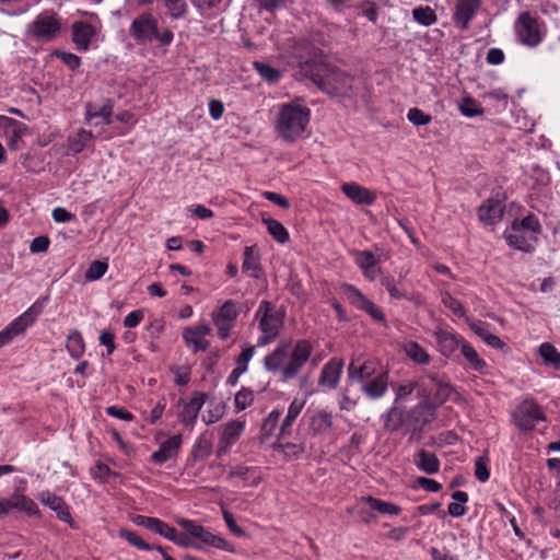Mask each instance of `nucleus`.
Listing matches in <instances>:
<instances>
[{"label":"nucleus","mask_w":560,"mask_h":560,"mask_svg":"<svg viewBox=\"0 0 560 560\" xmlns=\"http://www.w3.org/2000/svg\"><path fill=\"white\" fill-rule=\"evenodd\" d=\"M312 352V343L302 339L294 345L290 354L285 346L277 347L265 358L264 365L267 371L279 374L283 381H289L300 373Z\"/></svg>","instance_id":"f257e3e1"},{"label":"nucleus","mask_w":560,"mask_h":560,"mask_svg":"<svg viewBox=\"0 0 560 560\" xmlns=\"http://www.w3.org/2000/svg\"><path fill=\"white\" fill-rule=\"evenodd\" d=\"M302 70L324 93L331 96H348L354 79L348 73L324 63L306 62Z\"/></svg>","instance_id":"f03ea898"},{"label":"nucleus","mask_w":560,"mask_h":560,"mask_svg":"<svg viewBox=\"0 0 560 560\" xmlns=\"http://www.w3.org/2000/svg\"><path fill=\"white\" fill-rule=\"evenodd\" d=\"M311 110L300 102L281 104L276 118V130L289 142L296 140L310 122Z\"/></svg>","instance_id":"7ed1b4c3"},{"label":"nucleus","mask_w":560,"mask_h":560,"mask_svg":"<svg viewBox=\"0 0 560 560\" xmlns=\"http://www.w3.org/2000/svg\"><path fill=\"white\" fill-rule=\"evenodd\" d=\"M129 34L138 44L155 40L163 46H168L174 38L173 32L168 28L160 32L158 19L149 12L141 13L132 20Z\"/></svg>","instance_id":"20e7f679"},{"label":"nucleus","mask_w":560,"mask_h":560,"mask_svg":"<svg viewBox=\"0 0 560 560\" xmlns=\"http://www.w3.org/2000/svg\"><path fill=\"white\" fill-rule=\"evenodd\" d=\"M255 317L258 319L259 329L261 330V335L257 339V346L264 347L275 341L283 325L284 312L265 300L260 302Z\"/></svg>","instance_id":"39448f33"},{"label":"nucleus","mask_w":560,"mask_h":560,"mask_svg":"<svg viewBox=\"0 0 560 560\" xmlns=\"http://www.w3.org/2000/svg\"><path fill=\"white\" fill-rule=\"evenodd\" d=\"M177 523L179 526L186 529V532H188L191 538H194L195 542L192 548L197 550H207L208 547H213L215 549L228 552L235 551L233 544L228 541L222 536L213 534L208 528L194 523L192 521L179 518Z\"/></svg>","instance_id":"423d86ee"},{"label":"nucleus","mask_w":560,"mask_h":560,"mask_svg":"<svg viewBox=\"0 0 560 560\" xmlns=\"http://www.w3.org/2000/svg\"><path fill=\"white\" fill-rule=\"evenodd\" d=\"M61 30V22L55 12H43L27 25L26 34L42 43L52 40Z\"/></svg>","instance_id":"0eeeda50"},{"label":"nucleus","mask_w":560,"mask_h":560,"mask_svg":"<svg viewBox=\"0 0 560 560\" xmlns=\"http://www.w3.org/2000/svg\"><path fill=\"white\" fill-rule=\"evenodd\" d=\"M514 30L517 40L523 45L535 47L542 40L538 19L529 12H523L517 16Z\"/></svg>","instance_id":"6e6552de"},{"label":"nucleus","mask_w":560,"mask_h":560,"mask_svg":"<svg viewBox=\"0 0 560 560\" xmlns=\"http://www.w3.org/2000/svg\"><path fill=\"white\" fill-rule=\"evenodd\" d=\"M49 298L44 296L34 302L24 313L16 317L9 326L3 329L12 340L14 337L23 334L28 327H31L42 314L45 304Z\"/></svg>","instance_id":"1a4fd4ad"},{"label":"nucleus","mask_w":560,"mask_h":560,"mask_svg":"<svg viewBox=\"0 0 560 560\" xmlns=\"http://www.w3.org/2000/svg\"><path fill=\"white\" fill-rule=\"evenodd\" d=\"M515 424L521 430H533L538 421L545 420L544 412L533 400L521 402L513 412Z\"/></svg>","instance_id":"9d476101"},{"label":"nucleus","mask_w":560,"mask_h":560,"mask_svg":"<svg viewBox=\"0 0 560 560\" xmlns=\"http://www.w3.org/2000/svg\"><path fill=\"white\" fill-rule=\"evenodd\" d=\"M246 427V421L242 419L231 420L220 427L219 442L217 453L219 456L226 454L230 448L238 441Z\"/></svg>","instance_id":"9b49d317"},{"label":"nucleus","mask_w":560,"mask_h":560,"mask_svg":"<svg viewBox=\"0 0 560 560\" xmlns=\"http://www.w3.org/2000/svg\"><path fill=\"white\" fill-rule=\"evenodd\" d=\"M341 290L352 305L366 312L375 320L385 323L383 313L358 288L352 284H343Z\"/></svg>","instance_id":"f8f14e48"},{"label":"nucleus","mask_w":560,"mask_h":560,"mask_svg":"<svg viewBox=\"0 0 560 560\" xmlns=\"http://www.w3.org/2000/svg\"><path fill=\"white\" fill-rule=\"evenodd\" d=\"M238 312L236 304L232 300L224 302L219 311L212 314V320L221 339H226L229 337L230 330L233 327Z\"/></svg>","instance_id":"ddd939ff"},{"label":"nucleus","mask_w":560,"mask_h":560,"mask_svg":"<svg viewBox=\"0 0 560 560\" xmlns=\"http://www.w3.org/2000/svg\"><path fill=\"white\" fill-rule=\"evenodd\" d=\"M425 411V407L422 405L416 406L415 408L405 411L404 409L393 406L384 416V429L387 431H397L415 416Z\"/></svg>","instance_id":"4468645a"},{"label":"nucleus","mask_w":560,"mask_h":560,"mask_svg":"<svg viewBox=\"0 0 560 560\" xmlns=\"http://www.w3.org/2000/svg\"><path fill=\"white\" fill-rule=\"evenodd\" d=\"M211 332L208 324H199L194 327H186L183 330V338L186 346L194 352L206 351L209 348V341L206 339Z\"/></svg>","instance_id":"2eb2a0df"},{"label":"nucleus","mask_w":560,"mask_h":560,"mask_svg":"<svg viewBox=\"0 0 560 560\" xmlns=\"http://www.w3.org/2000/svg\"><path fill=\"white\" fill-rule=\"evenodd\" d=\"M113 104L106 101L102 106L89 103L85 105L84 122L93 126H106L112 122Z\"/></svg>","instance_id":"dca6fc26"},{"label":"nucleus","mask_w":560,"mask_h":560,"mask_svg":"<svg viewBox=\"0 0 560 560\" xmlns=\"http://www.w3.org/2000/svg\"><path fill=\"white\" fill-rule=\"evenodd\" d=\"M208 396L201 392H195L188 401L183 405V410L179 412V420L187 427H194L197 421L198 415L205 405Z\"/></svg>","instance_id":"f3484780"},{"label":"nucleus","mask_w":560,"mask_h":560,"mask_svg":"<svg viewBox=\"0 0 560 560\" xmlns=\"http://www.w3.org/2000/svg\"><path fill=\"white\" fill-rule=\"evenodd\" d=\"M332 429L334 418L331 412L317 409L310 415L308 430L313 435H328Z\"/></svg>","instance_id":"a211bd4d"},{"label":"nucleus","mask_w":560,"mask_h":560,"mask_svg":"<svg viewBox=\"0 0 560 560\" xmlns=\"http://www.w3.org/2000/svg\"><path fill=\"white\" fill-rule=\"evenodd\" d=\"M480 7V0H456L453 14L454 23L462 30H466L470 20Z\"/></svg>","instance_id":"6ab92c4d"},{"label":"nucleus","mask_w":560,"mask_h":560,"mask_svg":"<svg viewBox=\"0 0 560 560\" xmlns=\"http://www.w3.org/2000/svg\"><path fill=\"white\" fill-rule=\"evenodd\" d=\"M72 42L78 50H89L93 38L96 35V30L93 25L78 21L71 26Z\"/></svg>","instance_id":"aec40b11"},{"label":"nucleus","mask_w":560,"mask_h":560,"mask_svg":"<svg viewBox=\"0 0 560 560\" xmlns=\"http://www.w3.org/2000/svg\"><path fill=\"white\" fill-rule=\"evenodd\" d=\"M39 500L43 504L55 511L60 521L69 524L72 528L75 527L69 506L63 499L49 491H45L39 494Z\"/></svg>","instance_id":"412c9836"},{"label":"nucleus","mask_w":560,"mask_h":560,"mask_svg":"<svg viewBox=\"0 0 560 560\" xmlns=\"http://www.w3.org/2000/svg\"><path fill=\"white\" fill-rule=\"evenodd\" d=\"M343 362L339 359L329 360L322 369L318 384L328 389H335L342 374Z\"/></svg>","instance_id":"4be33fe9"},{"label":"nucleus","mask_w":560,"mask_h":560,"mask_svg":"<svg viewBox=\"0 0 560 560\" xmlns=\"http://www.w3.org/2000/svg\"><path fill=\"white\" fill-rule=\"evenodd\" d=\"M353 257L355 264L362 270L365 278L371 281H374L377 276L381 273V268L378 266V260L374 256V254L370 250H354Z\"/></svg>","instance_id":"5701e85b"},{"label":"nucleus","mask_w":560,"mask_h":560,"mask_svg":"<svg viewBox=\"0 0 560 560\" xmlns=\"http://www.w3.org/2000/svg\"><path fill=\"white\" fill-rule=\"evenodd\" d=\"M0 124L4 128L9 148L18 150L19 142L27 130L26 125L5 116L0 117Z\"/></svg>","instance_id":"b1692460"},{"label":"nucleus","mask_w":560,"mask_h":560,"mask_svg":"<svg viewBox=\"0 0 560 560\" xmlns=\"http://www.w3.org/2000/svg\"><path fill=\"white\" fill-rule=\"evenodd\" d=\"M305 406V399L294 398L289 405L287 415L281 422L277 440H284L292 433V427Z\"/></svg>","instance_id":"393cba45"},{"label":"nucleus","mask_w":560,"mask_h":560,"mask_svg":"<svg viewBox=\"0 0 560 560\" xmlns=\"http://www.w3.org/2000/svg\"><path fill=\"white\" fill-rule=\"evenodd\" d=\"M342 192L358 205H372L375 200V195L369 189L358 185L357 183H345L341 186Z\"/></svg>","instance_id":"a878e982"},{"label":"nucleus","mask_w":560,"mask_h":560,"mask_svg":"<svg viewBox=\"0 0 560 560\" xmlns=\"http://www.w3.org/2000/svg\"><path fill=\"white\" fill-rule=\"evenodd\" d=\"M182 439L178 435H173L164 441L160 448L151 455L153 462L162 464L174 458L180 447Z\"/></svg>","instance_id":"bb28decb"},{"label":"nucleus","mask_w":560,"mask_h":560,"mask_svg":"<svg viewBox=\"0 0 560 560\" xmlns=\"http://www.w3.org/2000/svg\"><path fill=\"white\" fill-rule=\"evenodd\" d=\"M503 215V206L500 201L488 199L478 209V217L480 221L486 224L493 225L498 223Z\"/></svg>","instance_id":"cd10ccee"},{"label":"nucleus","mask_w":560,"mask_h":560,"mask_svg":"<svg viewBox=\"0 0 560 560\" xmlns=\"http://www.w3.org/2000/svg\"><path fill=\"white\" fill-rule=\"evenodd\" d=\"M8 513L11 510H19L25 512L27 515L33 516L38 513L37 504L28 497L22 493H14L5 499Z\"/></svg>","instance_id":"c85d7f7f"},{"label":"nucleus","mask_w":560,"mask_h":560,"mask_svg":"<svg viewBox=\"0 0 560 560\" xmlns=\"http://www.w3.org/2000/svg\"><path fill=\"white\" fill-rule=\"evenodd\" d=\"M375 372L376 363L370 360L360 364L353 361L348 366V376L354 382H364L373 376Z\"/></svg>","instance_id":"c756f323"},{"label":"nucleus","mask_w":560,"mask_h":560,"mask_svg":"<svg viewBox=\"0 0 560 560\" xmlns=\"http://www.w3.org/2000/svg\"><path fill=\"white\" fill-rule=\"evenodd\" d=\"M388 387V373L382 372L372 381L365 383L362 386L363 393L372 399H377L383 397Z\"/></svg>","instance_id":"7c9ffc66"},{"label":"nucleus","mask_w":560,"mask_h":560,"mask_svg":"<svg viewBox=\"0 0 560 560\" xmlns=\"http://www.w3.org/2000/svg\"><path fill=\"white\" fill-rule=\"evenodd\" d=\"M416 466L425 474L433 475L440 469V462L436 456L424 450H420L415 456Z\"/></svg>","instance_id":"2f4dec72"},{"label":"nucleus","mask_w":560,"mask_h":560,"mask_svg":"<svg viewBox=\"0 0 560 560\" xmlns=\"http://www.w3.org/2000/svg\"><path fill=\"white\" fill-rule=\"evenodd\" d=\"M435 339L441 353L445 357L451 355L460 346L462 342L458 341L454 335L446 330H438L435 332Z\"/></svg>","instance_id":"473e14b6"},{"label":"nucleus","mask_w":560,"mask_h":560,"mask_svg":"<svg viewBox=\"0 0 560 560\" xmlns=\"http://www.w3.org/2000/svg\"><path fill=\"white\" fill-rule=\"evenodd\" d=\"M94 139V135L90 130L79 129L73 136L69 137V150L73 153L83 151Z\"/></svg>","instance_id":"72a5a7b5"},{"label":"nucleus","mask_w":560,"mask_h":560,"mask_svg":"<svg viewBox=\"0 0 560 560\" xmlns=\"http://www.w3.org/2000/svg\"><path fill=\"white\" fill-rule=\"evenodd\" d=\"M460 352L472 370L480 373H485L487 371L488 366L486 362L479 358L477 351L469 343L462 341Z\"/></svg>","instance_id":"f704fd0d"},{"label":"nucleus","mask_w":560,"mask_h":560,"mask_svg":"<svg viewBox=\"0 0 560 560\" xmlns=\"http://www.w3.org/2000/svg\"><path fill=\"white\" fill-rule=\"evenodd\" d=\"M242 268L248 271L253 278H258L260 272L259 257L254 246H247L244 249V260Z\"/></svg>","instance_id":"c9c22d12"},{"label":"nucleus","mask_w":560,"mask_h":560,"mask_svg":"<svg viewBox=\"0 0 560 560\" xmlns=\"http://www.w3.org/2000/svg\"><path fill=\"white\" fill-rule=\"evenodd\" d=\"M361 503L366 504L371 510H375L382 514L398 515L400 513L398 505L373 497H363Z\"/></svg>","instance_id":"e433bc0d"},{"label":"nucleus","mask_w":560,"mask_h":560,"mask_svg":"<svg viewBox=\"0 0 560 560\" xmlns=\"http://www.w3.org/2000/svg\"><path fill=\"white\" fill-rule=\"evenodd\" d=\"M404 351L407 357L417 364H427L430 362L429 353L419 343L408 341L404 345Z\"/></svg>","instance_id":"4c0bfd02"},{"label":"nucleus","mask_w":560,"mask_h":560,"mask_svg":"<svg viewBox=\"0 0 560 560\" xmlns=\"http://www.w3.org/2000/svg\"><path fill=\"white\" fill-rule=\"evenodd\" d=\"M67 349L73 359H79L85 351V345L80 331L72 330L67 337Z\"/></svg>","instance_id":"58836bf2"},{"label":"nucleus","mask_w":560,"mask_h":560,"mask_svg":"<svg viewBox=\"0 0 560 560\" xmlns=\"http://www.w3.org/2000/svg\"><path fill=\"white\" fill-rule=\"evenodd\" d=\"M472 331L479 336L488 346L501 349L505 343L495 335L491 334L482 324L474 323L470 325Z\"/></svg>","instance_id":"ea45409f"},{"label":"nucleus","mask_w":560,"mask_h":560,"mask_svg":"<svg viewBox=\"0 0 560 560\" xmlns=\"http://www.w3.org/2000/svg\"><path fill=\"white\" fill-rule=\"evenodd\" d=\"M539 353L547 365L560 370V352L549 342H544L539 347Z\"/></svg>","instance_id":"a19ab883"},{"label":"nucleus","mask_w":560,"mask_h":560,"mask_svg":"<svg viewBox=\"0 0 560 560\" xmlns=\"http://www.w3.org/2000/svg\"><path fill=\"white\" fill-rule=\"evenodd\" d=\"M529 231L534 234H538L541 230L540 223L536 215L529 214L522 219L521 221L515 220L512 223V231L514 232H522V231Z\"/></svg>","instance_id":"79ce46f5"},{"label":"nucleus","mask_w":560,"mask_h":560,"mask_svg":"<svg viewBox=\"0 0 560 560\" xmlns=\"http://www.w3.org/2000/svg\"><path fill=\"white\" fill-rule=\"evenodd\" d=\"M253 66L258 74L268 83H276L282 77V73L278 69L268 63L255 61Z\"/></svg>","instance_id":"37998d69"},{"label":"nucleus","mask_w":560,"mask_h":560,"mask_svg":"<svg viewBox=\"0 0 560 560\" xmlns=\"http://www.w3.org/2000/svg\"><path fill=\"white\" fill-rule=\"evenodd\" d=\"M269 234L279 243L283 244L289 240V233L282 223L275 219H264Z\"/></svg>","instance_id":"c03bdc74"},{"label":"nucleus","mask_w":560,"mask_h":560,"mask_svg":"<svg viewBox=\"0 0 560 560\" xmlns=\"http://www.w3.org/2000/svg\"><path fill=\"white\" fill-rule=\"evenodd\" d=\"M280 417H281V411L278 409H273L264 419L262 424H261V436H260L262 442L272 435L275 429L278 425Z\"/></svg>","instance_id":"a18cd8bd"},{"label":"nucleus","mask_w":560,"mask_h":560,"mask_svg":"<svg viewBox=\"0 0 560 560\" xmlns=\"http://www.w3.org/2000/svg\"><path fill=\"white\" fill-rule=\"evenodd\" d=\"M455 502L448 504V513L454 517H460L466 513L464 503L468 501V494L464 491H455L452 494Z\"/></svg>","instance_id":"49530a36"},{"label":"nucleus","mask_w":560,"mask_h":560,"mask_svg":"<svg viewBox=\"0 0 560 560\" xmlns=\"http://www.w3.org/2000/svg\"><path fill=\"white\" fill-rule=\"evenodd\" d=\"M412 16L421 25L430 26L436 22V14L430 7H418L412 10Z\"/></svg>","instance_id":"de8ad7c7"},{"label":"nucleus","mask_w":560,"mask_h":560,"mask_svg":"<svg viewBox=\"0 0 560 560\" xmlns=\"http://www.w3.org/2000/svg\"><path fill=\"white\" fill-rule=\"evenodd\" d=\"M459 112L466 117H475L483 114L481 105L471 97H464L462 100Z\"/></svg>","instance_id":"09e8293b"},{"label":"nucleus","mask_w":560,"mask_h":560,"mask_svg":"<svg viewBox=\"0 0 560 560\" xmlns=\"http://www.w3.org/2000/svg\"><path fill=\"white\" fill-rule=\"evenodd\" d=\"M108 265L102 260H94L90 264L85 271L84 278L86 281H96L101 279L107 271Z\"/></svg>","instance_id":"8fccbe9b"},{"label":"nucleus","mask_w":560,"mask_h":560,"mask_svg":"<svg viewBox=\"0 0 560 560\" xmlns=\"http://www.w3.org/2000/svg\"><path fill=\"white\" fill-rule=\"evenodd\" d=\"M222 0H191L199 13L205 18H211L215 14Z\"/></svg>","instance_id":"3c124183"},{"label":"nucleus","mask_w":560,"mask_h":560,"mask_svg":"<svg viewBox=\"0 0 560 560\" xmlns=\"http://www.w3.org/2000/svg\"><path fill=\"white\" fill-rule=\"evenodd\" d=\"M255 353V347H247L236 359V368L234 369L235 376H241L247 371L248 362L252 360Z\"/></svg>","instance_id":"603ef678"},{"label":"nucleus","mask_w":560,"mask_h":560,"mask_svg":"<svg viewBox=\"0 0 560 560\" xmlns=\"http://www.w3.org/2000/svg\"><path fill=\"white\" fill-rule=\"evenodd\" d=\"M119 536L124 539H126L131 546L140 549V550H152V547L147 544L140 536H138L135 532L128 530V529H120Z\"/></svg>","instance_id":"864d4df0"},{"label":"nucleus","mask_w":560,"mask_h":560,"mask_svg":"<svg viewBox=\"0 0 560 560\" xmlns=\"http://www.w3.org/2000/svg\"><path fill=\"white\" fill-rule=\"evenodd\" d=\"M280 441L281 440H278L273 444V450L282 452L287 457H299L304 453V446L302 444L281 443Z\"/></svg>","instance_id":"5fc2aeb1"},{"label":"nucleus","mask_w":560,"mask_h":560,"mask_svg":"<svg viewBox=\"0 0 560 560\" xmlns=\"http://www.w3.org/2000/svg\"><path fill=\"white\" fill-rule=\"evenodd\" d=\"M434 398L439 405L443 404L447 399H451L454 394L453 386L444 378L434 387Z\"/></svg>","instance_id":"6e6d98bb"},{"label":"nucleus","mask_w":560,"mask_h":560,"mask_svg":"<svg viewBox=\"0 0 560 560\" xmlns=\"http://www.w3.org/2000/svg\"><path fill=\"white\" fill-rule=\"evenodd\" d=\"M254 401V393L249 388H242L236 393L234 398V406L237 411H242L250 406Z\"/></svg>","instance_id":"4d7b16f0"},{"label":"nucleus","mask_w":560,"mask_h":560,"mask_svg":"<svg viewBox=\"0 0 560 560\" xmlns=\"http://www.w3.org/2000/svg\"><path fill=\"white\" fill-rule=\"evenodd\" d=\"M505 240L511 247H514L516 249L529 252L532 248V245L528 243L525 236L522 235L521 232L513 231V233H509L505 235Z\"/></svg>","instance_id":"13d9d810"},{"label":"nucleus","mask_w":560,"mask_h":560,"mask_svg":"<svg viewBox=\"0 0 560 560\" xmlns=\"http://www.w3.org/2000/svg\"><path fill=\"white\" fill-rule=\"evenodd\" d=\"M165 7L173 20L180 19L187 12V3L185 0H164Z\"/></svg>","instance_id":"bf43d9fd"},{"label":"nucleus","mask_w":560,"mask_h":560,"mask_svg":"<svg viewBox=\"0 0 560 560\" xmlns=\"http://www.w3.org/2000/svg\"><path fill=\"white\" fill-rule=\"evenodd\" d=\"M442 303L453 312L454 315L462 317L465 314L463 304L450 293L445 292L442 294Z\"/></svg>","instance_id":"052dcab7"},{"label":"nucleus","mask_w":560,"mask_h":560,"mask_svg":"<svg viewBox=\"0 0 560 560\" xmlns=\"http://www.w3.org/2000/svg\"><path fill=\"white\" fill-rule=\"evenodd\" d=\"M407 118L415 126H424L432 120L430 115L416 107L408 110Z\"/></svg>","instance_id":"680f3d73"},{"label":"nucleus","mask_w":560,"mask_h":560,"mask_svg":"<svg viewBox=\"0 0 560 560\" xmlns=\"http://www.w3.org/2000/svg\"><path fill=\"white\" fill-rule=\"evenodd\" d=\"M475 475L477 479L481 482H486L490 472L488 469V458L487 457H478L475 462Z\"/></svg>","instance_id":"e2e57ef3"},{"label":"nucleus","mask_w":560,"mask_h":560,"mask_svg":"<svg viewBox=\"0 0 560 560\" xmlns=\"http://www.w3.org/2000/svg\"><path fill=\"white\" fill-rule=\"evenodd\" d=\"M175 528L171 527L168 524L164 523L163 521L159 518H153V522L151 524L150 530L154 532L155 534H159L163 536L164 538L168 539L173 538V532Z\"/></svg>","instance_id":"0e129e2a"},{"label":"nucleus","mask_w":560,"mask_h":560,"mask_svg":"<svg viewBox=\"0 0 560 560\" xmlns=\"http://www.w3.org/2000/svg\"><path fill=\"white\" fill-rule=\"evenodd\" d=\"M91 474L94 479L101 481H107L112 476H118L117 472L112 471L110 468L103 463H97Z\"/></svg>","instance_id":"69168bd1"},{"label":"nucleus","mask_w":560,"mask_h":560,"mask_svg":"<svg viewBox=\"0 0 560 560\" xmlns=\"http://www.w3.org/2000/svg\"><path fill=\"white\" fill-rule=\"evenodd\" d=\"M54 56L59 58L65 65H67L71 70H75L81 65V59L79 56L72 52L66 51H55Z\"/></svg>","instance_id":"338daca9"},{"label":"nucleus","mask_w":560,"mask_h":560,"mask_svg":"<svg viewBox=\"0 0 560 560\" xmlns=\"http://www.w3.org/2000/svg\"><path fill=\"white\" fill-rule=\"evenodd\" d=\"M224 415V407L221 404H217L213 408L209 409L206 415L202 416V420L206 424H212L219 421Z\"/></svg>","instance_id":"774afa93"}]
</instances>
